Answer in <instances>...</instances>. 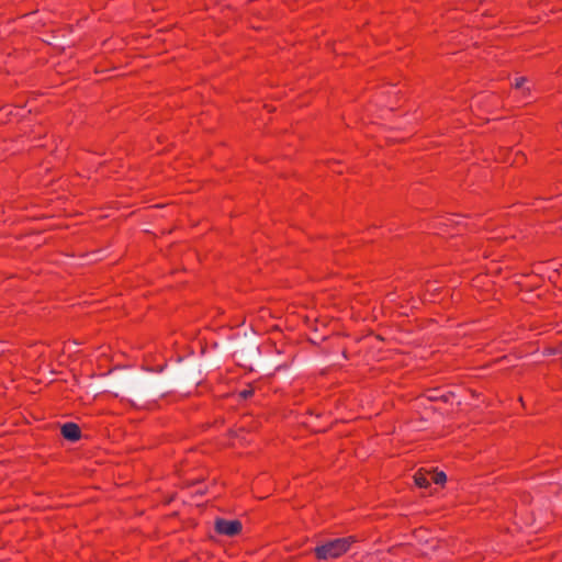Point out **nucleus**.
Returning <instances> with one entry per match:
<instances>
[{
  "label": "nucleus",
  "instance_id": "obj_7",
  "mask_svg": "<svg viewBox=\"0 0 562 562\" xmlns=\"http://www.w3.org/2000/svg\"><path fill=\"white\" fill-rule=\"evenodd\" d=\"M252 393H254L252 389H246V390L240 392V396L243 398H248V397H250L252 395Z\"/></svg>",
  "mask_w": 562,
  "mask_h": 562
},
{
  "label": "nucleus",
  "instance_id": "obj_6",
  "mask_svg": "<svg viewBox=\"0 0 562 562\" xmlns=\"http://www.w3.org/2000/svg\"><path fill=\"white\" fill-rule=\"evenodd\" d=\"M525 82H526V78L525 77H520V78H517L515 80L514 86H515L516 89H521Z\"/></svg>",
  "mask_w": 562,
  "mask_h": 562
},
{
  "label": "nucleus",
  "instance_id": "obj_4",
  "mask_svg": "<svg viewBox=\"0 0 562 562\" xmlns=\"http://www.w3.org/2000/svg\"><path fill=\"white\" fill-rule=\"evenodd\" d=\"M414 481H415V484L419 487H423V488L428 487L431 483L430 471H422V470L417 471L414 474Z\"/></svg>",
  "mask_w": 562,
  "mask_h": 562
},
{
  "label": "nucleus",
  "instance_id": "obj_2",
  "mask_svg": "<svg viewBox=\"0 0 562 562\" xmlns=\"http://www.w3.org/2000/svg\"><path fill=\"white\" fill-rule=\"evenodd\" d=\"M215 529L221 535L233 537L241 530V524L238 520L217 519Z\"/></svg>",
  "mask_w": 562,
  "mask_h": 562
},
{
  "label": "nucleus",
  "instance_id": "obj_5",
  "mask_svg": "<svg viewBox=\"0 0 562 562\" xmlns=\"http://www.w3.org/2000/svg\"><path fill=\"white\" fill-rule=\"evenodd\" d=\"M430 480L435 484L441 485L446 482L447 476L443 472L430 471Z\"/></svg>",
  "mask_w": 562,
  "mask_h": 562
},
{
  "label": "nucleus",
  "instance_id": "obj_1",
  "mask_svg": "<svg viewBox=\"0 0 562 562\" xmlns=\"http://www.w3.org/2000/svg\"><path fill=\"white\" fill-rule=\"evenodd\" d=\"M352 538L350 537L337 538L324 544L317 546L314 549V552L319 560L336 559L349 550Z\"/></svg>",
  "mask_w": 562,
  "mask_h": 562
},
{
  "label": "nucleus",
  "instance_id": "obj_3",
  "mask_svg": "<svg viewBox=\"0 0 562 562\" xmlns=\"http://www.w3.org/2000/svg\"><path fill=\"white\" fill-rule=\"evenodd\" d=\"M61 435L67 440L77 441L80 438L81 431L77 424L66 423L61 427Z\"/></svg>",
  "mask_w": 562,
  "mask_h": 562
}]
</instances>
